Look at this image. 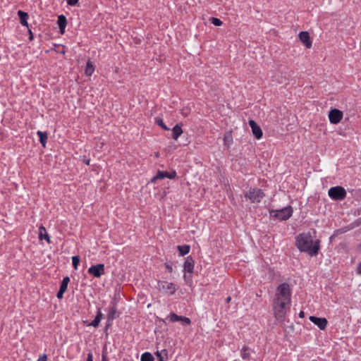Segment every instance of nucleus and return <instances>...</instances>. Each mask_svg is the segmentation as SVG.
Segmentation results:
<instances>
[{"label": "nucleus", "instance_id": "nucleus-1", "mask_svg": "<svg viewBox=\"0 0 361 361\" xmlns=\"http://www.w3.org/2000/svg\"><path fill=\"white\" fill-rule=\"evenodd\" d=\"M291 302V289L288 283L280 284L276 290L273 300V312L278 321H283L290 310Z\"/></svg>", "mask_w": 361, "mask_h": 361}, {"label": "nucleus", "instance_id": "nucleus-2", "mask_svg": "<svg viewBox=\"0 0 361 361\" xmlns=\"http://www.w3.org/2000/svg\"><path fill=\"white\" fill-rule=\"evenodd\" d=\"M295 245L301 252L309 253L311 256L316 255L319 250V241L313 242L310 233H301L296 238Z\"/></svg>", "mask_w": 361, "mask_h": 361}, {"label": "nucleus", "instance_id": "nucleus-3", "mask_svg": "<svg viewBox=\"0 0 361 361\" xmlns=\"http://www.w3.org/2000/svg\"><path fill=\"white\" fill-rule=\"evenodd\" d=\"M293 212V208L290 206H288L279 210H271L270 215L280 221H286L292 216Z\"/></svg>", "mask_w": 361, "mask_h": 361}, {"label": "nucleus", "instance_id": "nucleus-4", "mask_svg": "<svg viewBox=\"0 0 361 361\" xmlns=\"http://www.w3.org/2000/svg\"><path fill=\"white\" fill-rule=\"evenodd\" d=\"M264 194L261 189L250 188L245 193V197L252 203H258L264 197Z\"/></svg>", "mask_w": 361, "mask_h": 361}, {"label": "nucleus", "instance_id": "nucleus-5", "mask_svg": "<svg viewBox=\"0 0 361 361\" xmlns=\"http://www.w3.org/2000/svg\"><path fill=\"white\" fill-rule=\"evenodd\" d=\"M158 290L166 295H173L176 291V286L167 281H159L157 285Z\"/></svg>", "mask_w": 361, "mask_h": 361}, {"label": "nucleus", "instance_id": "nucleus-6", "mask_svg": "<svg viewBox=\"0 0 361 361\" xmlns=\"http://www.w3.org/2000/svg\"><path fill=\"white\" fill-rule=\"evenodd\" d=\"M328 194L330 197L336 200H343L346 196V192L345 189L340 186L331 188L329 190Z\"/></svg>", "mask_w": 361, "mask_h": 361}, {"label": "nucleus", "instance_id": "nucleus-7", "mask_svg": "<svg viewBox=\"0 0 361 361\" xmlns=\"http://www.w3.org/2000/svg\"><path fill=\"white\" fill-rule=\"evenodd\" d=\"M343 116V112L337 109H333L329 113V121L332 124H338L342 120Z\"/></svg>", "mask_w": 361, "mask_h": 361}, {"label": "nucleus", "instance_id": "nucleus-8", "mask_svg": "<svg viewBox=\"0 0 361 361\" xmlns=\"http://www.w3.org/2000/svg\"><path fill=\"white\" fill-rule=\"evenodd\" d=\"M88 273L96 278H99L104 274V265L103 264H98L91 266L88 269Z\"/></svg>", "mask_w": 361, "mask_h": 361}, {"label": "nucleus", "instance_id": "nucleus-9", "mask_svg": "<svg viewBox=\"0 0 361 361\" xmlns=\"http://www.w3.org/2000/svg\"><path fill=\"white\" fill-rule=\"evenodd\" d=\"M310 320L317 325L321 330L325 329L327 326L328 322L325 318L317 317L314 316H310Z\"/></svg>", "mask_w": 361, "mask_h": 361}, {"label": "nucleus", "instance_id": "nucleus-10", "mask_svg": "<svg viewBox=\"0 0 361 361\" xmlns=\"http://www.w3.org/2000/svg\"><path fill=\"white\" fill-rule=\"evenodd\" d=\"M299 39L302 43L307 48L312 47V42L310 40V34L308 32L302 31L299 33Z\"/></svg>", "mask_w": 361, "mask_h": 361}, {"label": "nucleus", "instance_id": "nucleus-11", "mask_svg": "<svg viewBox=\"0 0 361 361\" xmlns=\"http://www.w3.org/2000/svg\"><path fill=\"white\" fill-rule=\"evenodd\" d=\"M249 125L255 137L258 140L260 139L263 135L261 128L253 120L249 121Z\"/></svg>", "mask_w": 361, "mask_h": 361}, {"label": "nucleus", "instance_id": "nucleus-12", "mask_svg": "<svg viewBox=\"0 0 361 361\" xmlns=\"http://www.w3.org/2000/svg\"><path fill=\"white\" fill-rule=\"evenodd\" d=\"M194 260L191 257H187L183 265V271L189 274L192 273L194 269Z\"/></svg>", "mask_w": 361, "mask_h": 361}, {"label": "nucleus", "instance_id": "nucleus-13", "mask_svg": "<svg viewBox=\"0 0 361 361\" xmlns=\"http://www.w3.org/2000/svg\"><path fill=\"white\" fill-rule=\"evenodd\" d=\"M57 23L60 29V32L63 34L67 24L66 18L63 15L59 16L58 17Z\"/></svg>", "mask_w": 361, "mask_h": 361}, {"label": "nucleus", "instance_id": "nucleus-14", "mask_svg": "<svg viewBox=\"0 0 361 361\" xmlns=\"http://www.w3.org/2000/svg\"><path fill=\"white\" fill-rule=\"evenodd\" d=\"M18 15L19 16L20 23L25 27H28V14L23 11H18Z\"/></svg>", "mask_w": 361, "mask_h": 361}, {"label": "nucleus", "instance_id": "nucleus-15", "mask_svg": "<svg viewBox=\"0 0 361 361\" xmlns=\"http://www.w3.org/2000/svg\"><path fill=\"white\" fill-rule=\"evenodd\" d=\"M39 238L40 240H46L49 243H50V238L47 233L46 228L44 226H40L39 228Z\"/></svg>", "mask_w": 361, "mask_h": 361}, {"label": "nucleus", "instance_id": "nucleus-16", "mask_svg": "<svg viewBox=\"0 0 361 361\" xmlns=\"http://www.w3.org/2000/svg\"><path fill=\"white\" fill-rule=\"evenodd\" d=\"M183 133L182 128L178 124L176 125L172 129V137L177 140Z\"/></svg>", "mask_w": 361, "mask_h": 361}, {"label": "nucleus", "instance_id": "nucleus-17", "mask_svg": "<svg viewBox=\"0 0 361 361\" xmlns=\"http://www.w3.org/2000/svg\"><path fill=\"white\" fill-rule=\"evenodd\" d=\"M37 135L39 137V142L42 145L43 147H45L47 140V133L46 132H42L38 130L37 132Z\"/></svg>", "mask_w": 361, "mask_h": 361}, {"label": "nucleus", "instance_id": "nucleus-18", "mask_svg": "<svg viewBox=\"0 0 361 361\" xmlns=\"http://www.w3.org/2000/svg\"><path fill=\"white\" fill-rule=\"evenodd\" d=\"M184 317L178 316L175 313H171L168 317L167 319H169L171 322H180Z\"/></svg>", "mask_w": 361, "mask_h": 361}, {"label": "nucleus", "instance_id": "nucleus-19", "mask_svg": "<svg viewBox=\"0 0 361 361\" xmlns=\"http://www.w3.org/2000/svg\"><path fill=\"white\" fill-rule=\"evenodd\" d=\"M117 310L115 306H113L110 308L108 314H107V319L108 321H112L114 320L116 317Z\"/></svg>", "mask_w": 361, "mask_h": 361}, {"label": "nucleus", "instance_id": "nucleus-20", "mask_svg": "<svg viewBox=\"0 0 361 361\" xmlns=\"http://www.w3.org/2000/svg\"><path fill=\"white\" fill-rule=\"evenodd\" d=\"M190 246L189 245H178V250L179 251V253L181 256H184L187 255L190 252Z\"/></svg>", "mask_w": 361, "mask_h": 361}, {"label": "nucleus", "instance_id": "nucleus-21", "mask_svg": "<svg viewBox=\"0 0 361 361\" xmlns=\"http://www.w3.org/2000/svg\"><path fill=\"white\" fill-rule=\"evenodd\" d=\"M94 71V68L92 65V63L90 61H88L86 65V68L85 70V74L88 76H90L92 75V73Z\"/></svg>", "mask_w": 361, "mask_h": 361}, {"label": "nucleus", "instance_id": "nucleus-22", "mask_svg": "<svg viewBox=\"0 0 361 361\" xmlns=\"http://www.w3.org/2000/svg\"><path fill=\"white\" fill-rule=\"evenodd\" d=\"M70 281V279L68 276H66L63 279L61 283V286H60V289L61 290H63V291H66L67 290V288H68V283Z\"/></svg>", "mask_w": 361, "mask_h": 361}, {"label": "nucleus", "instance_id": "nucleus-23", "mask_svg": "<svg viewBox=\"0 0 361 361\" xmlns=\"http://www.w3.org/2000/svg\"><path fill=\"white\" fill-rule=\"evenodd\" d=\"M224 145L227 147H229L233 143V138L230 133H226L224 137Z\"/></svg>", "mask_w": 361, "mask_h": 361}, {"label": "nucleus", "instance_id": "nucleus-24", "mask_svg": "<svg viewBox=\"0 0 361 361\" xmlns=\"http://www.w3.org/2000/svg\"><path fill=\"white\" fill-rule=\"evenodd\" d=\"M141 361H154V357L150 353L146 352L141 355Z\"/></svg>", "mask_w": 361, "mask_h": 361}, {"label": "nucleus", "instance_id": "nucleus-25", "mask_svg": "<svg viewBox=\"0 0 361 361\" xmlns=\"http://www.w3.org/2000/svg\"><path fill=\"white\" fill-rule=\"evenodd\" d=\"M156 355L159 358V361H164V358L167 357V352L165 350L157 351Z\"/></svg>", "mask_w": 361, "mask_h": 361}, {"label": "nucleus", "instance_id": "nucleus-26", "mask_svg": "<svg viewBox=\"0 0 361 361\" xmlns=\"http://www.w3.org/2000/svg\"><path fill=\"white\" fill-rule=\"evenodd\" d=\"M165 178L164 171H159L157 175L152 178V183H155L157 180L163 179Z\"/></svg>", "mask_w": 361, "mask_h": 361}, {"label": "nucleus", "instance_id": "nucleus-27", "mask_svg": "<svg viewBox=\"0 0 361 361\" xmlns=\"http://www.w3.org/2000/svg\"><path fill=\"white\" fill-rule=\"evenodd\" d=\"M155 122L157 125L161 127L164 130H169V128L164 123L163 120L160 118H156Z\"/></svg>", "mask_w": 361, "mask_h": 361}, {"label": "nucleus", "instance_id": "nucleus-28", "mask_svg": "<svg viewBox=\"0 0 361 361\" xmlns=\"http://www.w3.org/2000/svg\"><path fill=\"white\" fill-rule=\"evenodd\" d=\"M249 355H250L249 349L246 347H244L241 350V357L243 359H247L249 357Z\"/></svg>", "mask_w": 361, "mask_h": 361}, {"label": "nucleus", "instance_id": "nucleus-29", "mask_svg": "<svg viewBox=\"0 0 361 361\" xmlns=\"http://www.w3.org/2000/svg\"><path fill=\"white\" fill-rule=\"evenodd\" d=\"M72 263L75 269H78V264L80 263V258L78 256H73L72 257Z\"/></svg>", "mask_w": 361, "mask_h": 361}, {"label": "nucleus", "instance_id": "nucleus-30", "mask_svg": "<svg viewBox=\"0 0 361 361\" xmlns=\"http://www.w3.org/2000/svg\"><path fill=\"white\" fill-rule=\"evenodd\" d=\"M210 20L211 23L216 26H220L223 23L222 21L217 18H212Z\"/></svg>", "mask_w": 361, "mask_h": 361}, {"label": "nucleus", "instance_id": "nucleus-31", "mask_svg": "<svg viewBox=\"0 0 361 361\" xmlns=\"http://www.w3.org/2000/svg\"><path fill=\"white\" fill-rule=\"evenodd\" d=\"M180 324L183 326H188L191 324V321L188 317H184L182 321L180 322Z\"/></svg>", "mask_w": 361, "mask_h": 361}, {"label": "nucleus", "instance_id": "nucleus-32", "mask_svg": "<svg viewBox=\"0 0 361 361\" xmlns=\"http://www.w3.org/2000/svg\"><path fill=\"white\" fill-rule=\"evenodd\" d=\"M101 320L99 318L96 317L90 323V326H92L94 327H97L100 323Z\"/></svg>", "mask_w": 361, "mask_h": 361}, {"label": "nucleus", "instance_id": "nucleus-33", "mask_svg": "<svg viewBox=\"0 0 361 361\" xmlns=\"http://www.w3.org/2000/svg\"><path fill=\"white\" fill-rule=\"evenodd\" d=\"M183 279L186 283V284L190 285L192 283V278L191 276H188L187 274H184Z\"/></svg>", "mask_w": 361, "mask_h": 361}, {"label": "nucleus", "instance_id": "nucleus-34", "mask_svg": "<svg viewBox=\"0 0 361 361\" xmlns=\"http://www.w3.org/2000/svg\"><path fill=\"white\" fill-rule=\"evenodd\" d=\"M66 1H67V4L70 6H75L78 2V0H66Z\"/></svg>", "mask_w": 361, "mask_h": 361}, {"label": "nucleus", "instance_id": "nucleus-35", "mask_svg": "<svg viewBox=\"0 0 361 361\" xmlns=\"http://www.w3.org/2000/svg\"><path fill=\"white\" fill-rule=\"evenodd\" d=\"M103 314L101 312V310L99 308L97 310V315H96V317L99 318V319L102 320L103 319Z\"/></svg>", "mask_w": 361, "mask_h": 361}, {"label": "nucleus", "instance_id": "nucleus-36", "mask_svg": "<svg viewBox=\"0 0 361 361\" xmlns=\"http://www.w3.org/2000/svg\"><path fill=\"white\" fill-rule=\"evenodd\" d=\"M65 293V291L59 290V292L57 293V295H56L57 298L59 299H61L63 298V293Z\"/></svg>", "mask_w": 361, "mask_h": 361}, {"label": "nucleus", "instance_id": "nucleus-37", "mask_svg": "<svg viewBox=\"0 0 361 361\" xmlns=\"http://www.w3.org/2000/svg\"><path fill=\"white\" fill-rule=\"evenodd\" d=\"M47 355L45 354L40 355L37 359V361H47Z\"/></svg>", "mask_w": 361, "mask_h": 361}, {"label": "nucleus", "instance_id": "nucleus-38", "mask_svg": "<svg viewBox=\"0 0 361 361\" xmlns=\"http://www.w3.org/2000/svg\"><path fill=\"white\" fill-rule=\"evenodd\" d=\"M176 173L175 171H172L171 173H169V175L168 176V178L173 179L176 177Z\"/></svg>", "mask_w": 361, "mask_h": 361}, {"label": "nucleus", "instance_id": "nucleus-39", "mask_svg": "<svg viewBox=\"0 0 361 361\" xmlns=\"http://www.w3.org/2000/svg\"><path fill=\"white\" fill-rule=\"evenodd\" d=\"M86 361H93V355L92 353H89L87 354V357Z\"/></svg>", "mask_w": 361, "mask_h": 361}, {"label": "nucleus", "instance_id": "nucleus-40", "mask_svg": "<svg viewBox=\"0 0 361 361\" xmlns=\"http://www.w3.org/2000/svg\"><path fill=\"white\" fill-rule=\"evenodd\" d=\"M357 273L361 274V262L358 264L357 267Z\"/></svg>", "mask_w": 361, "mask_h": 361}, {"label": "nucleus", "instance_id": "nucleus-41", "mask_svg": "<svg viewBox=\"0 0 361 361\" xmlns=\"http://www.w3.org/2000/svg\"><path fill=\"white\" fill-rule=\"evenodd\" d=\"M166 267L169 270V271H171V272L172 271V267L171 266L167 265Z\"/></svg>", "mask_w": 361, "mask_h": 361}, {"label": "nucleus", "instance_id": "nucleus-42", "mask_svg": "<svg viewBox=\"0 0 361 361\" xmlns=\"http://www.w3.org/2000/svg\"><path fill=\"white\" fill-rule=\"evenodd\" d=\"M231 297H228L226 299V302L228 303L231 301Z\"/></svg>", "mask_w": 361, "mask_h": 361}, {"label": "nucleus", "instance_id": "nucleus-43", "mask_svg": "<svg viewBox=\"0 0 361 361\" xmlns=\"http://www.w3.org/2000/svg\"><path fill=\"white\" fill-rule=\"evenodd\" d=\"M165 178H168V176L169 175V173L164 171Z\"/></svg>", "mask_w": 361, "mask_h": 361}, {"label": "nucleus", "instance_id": "nucleus-44", "mask_svg": "<svg viewBox=\"0 0 361 361\" xmlns=\"http://www.w3.org/2000/svg\"><path fill=\"white\" fill-rule=\"evenodd\" d=\"M32 32L30 30V39H32Z\"/></svg>", "mask_w": 361, "mask_h": 361}, {"label": "nucleus", "instance_id": "nucleus-45", "mask_svg": "<svg viewBox=\"0 0 361 361\" xmlns=\"http://www.w3.org/2000/svg\"><path fill=\"white\" fill-rule=\"evenodd\" d=\"M303 316H304V312H300V317H302Z\"/></svg>", "mask_w": 361, "mask_h": 361}, {"label": "nucleus", "instance_id": "nucleus-46", "mask_svg": "<svg viewBox=\"0 0 361 361\" xmlns=\"http://www.w3.org/2000/svg\"><path fill=\"white\" fill-rule=\"evenodd\" d=\"M102 361H106V357L104 355L102 356Z\"/></svg>", "mask_w": 361, "mask_h": 361}, {"label": "nucleus", "instance_id": "nucleus-47", "mask_svg": "<svg viewBox=\"0 0 361 361\" xmlns=\"http://www.w3.org/2000/svg\"><path fill=\"white\" fill-rule=\"evenodd\" d=\"M85 163H86V164H87V165H88V164H90V159H88V160L85 161Z\"/></svg>", "mask_w": 361, "mask_h": 361}]
</instances>
